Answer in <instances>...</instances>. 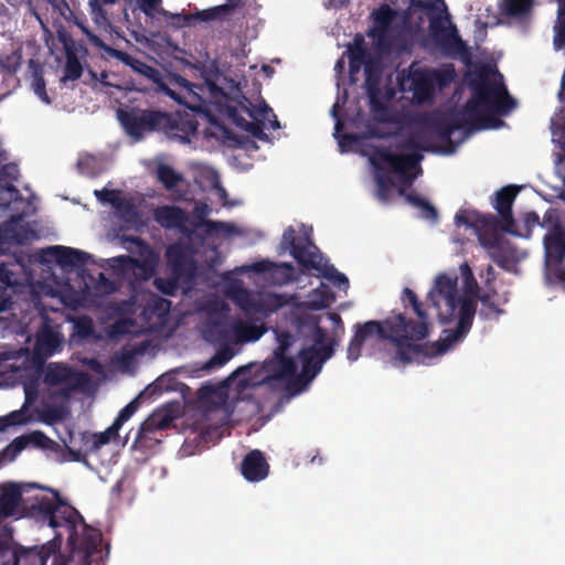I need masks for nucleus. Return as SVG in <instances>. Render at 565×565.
Segmentation results:
<instances>
[{
    "mask_svg": "<svg viewBox=\"0 0 565 565\" xmlns=\"http://www.w3.org/2000/svg\"><path fill=\"white\" fill-rule=\"evenodd\" d=\"M471 97L460 110L434 115L427 120V127L444 142L451 143L456 130H480L494 127V115L505 116L515 106L503 77L498 70L480 66L468 74Z\"/></svg>",
    "mask_w": 565,
    "mask_h": 565,
    "instance_id": "nucleus-1",
    "label": "nucleus"
},
{
    "mask_svg": "<svg viewBox=\"0 0 565 565\" xmlns=\"http://www.w3.org/2000/svg\"><path fill=\"white\" fill-rule=\"evenodd\" d=\"M402 302L404 313H395L383 321L370 320L355 324V333L362 341L377 335L382 340H390L396 345L395 359L402 363H411L414 359L424 355L427 345L415 342L426 339L431 329V322L424 310L423 302L414 290L408 287L403 289Z\"/></svg>",
    "mask_w": 565,
    "mask_h": 565,
    "instance_id": "nucleus-2",
    "label": "nucleus"
},
{
    "mask_svg": "<svg viewBox=\"0 0 565 565\" xmlns=\"http://www.w3.org/2000/svg\"><path fill=\"white\" fill-rule=\"evenodd\" d=\"M458 278L440 274L435 279L434 287L428 292V300L437 309L438 320L446 324L456 317L455 329H446L443 337L436 342L426 343L425 356H435L446 353L462 342L469 333L477 312L476 301L470 297H461L458 291Z\"/></svg>",
    "mask_w": 565,
    "mask_h": 565,
    "instance_id": "nucleus-3",
    "label": "nucleus"
},
{
    "mask_svg": "<svg viewBox=\"0 0 565 565\" xmlns=\"http://www.w3.org/2000/svg\"><path fill=\"white\" fill-rule=\"evenodd\" d=\"M122 243L130 255L109 258V267L118 275L137 282L151 279L156 274L159 254L138 236H122Z\"/></svg>",
    "mask_w": 565,
    "mask_h": 565,
    "instance_id": "nucleus-4",
    "label": "nucleus"
},
{
    "mask_svg": "<svg viewBox=\"0 0 565 565\" xmlns=\"http://www.w3.org/2000/svg\"><path fill=\"white\" fill-rule=\"evenodd\" d=\"M281 246L289 250L290 255L305 270H317L340 289L347 290L349 288L348 277L338 271L333 265L323 262L322 254L310 237H303L297 242L296 231L292 226H288L284 231Z\"/></svg>",
    "mask_w": 565,
    "mask_h": 565,
    "instance_id": "nucleus-5",
    "label": "nucleus"
},
{
    "mask_svg": "<svg viewBox=\"0 0 565 565\" xmlns=\"http://www.w3.org/2000/svg\"><path fill=\"white\" fill-rule=\"evenodd\" d=\"M30 509L33 516L47 523L55 531L64 527L68 532V540L74 539L78 522H83L79 512L65 502L55 490H52V497L36 498Z\"/></svg>",
    "mask_w": 565,
    "mask_h": 565,
    "instance_id": "nucleus-6",
    "label": "nucleus"
},
{
    "mask_svg": "<svg viewBox=\"0 0 565 565\" xmlns=\"http://www.w3.org/2000/svg\"><path fill=\"white\" fill-rule=\"evenodd\" d=\"M34 273L28 256L0 263V313L9 310L13 296L24 292L33 284Z\"/></svg>",
    "mask_w": 565,
    "mask_h": 565,
    "instance_id": "nucleus-7",
    "label": "nucleus"
},
{
    "mask_svg": "<svg viewBox=\"0 0 565 565\" xmlns=\"http://www.w3.org/2000/svg\"><path fill=\"white\" fill-rule=\"evenodd\" d=\"M125 132L136 141L146 136L161 131V125L167 121V111L154 108L130 107L117 113Z\"/></svg>",
    "mask_w": 565,
    "mask_h": 565,
    "instance_id": "nucleus-8",
    "label": "nucleus"
},
{
    "mask_svg": "<svg viewBox=\"0 0 565 565\" xmlns=\"http://www.w3.org/2000/svg\"><path fill=\"white\" fill-rule=\"evenodd\" d=\"M422 160L423 156L418 152L393 153L385 147H376L370 157L374 167L381 163L387 164L393 172L399 174L402 182L407 186L412 185L417 177V174H411L409 170L416 168Z\"/></svg>",
    "mask_w": 565,
    "mask_h": 565,
    "instance_id": "nucleus-9",
    "label": "nucleus"
},
{
    "mask_svg": "<svg viewBox=\"0 0 565 565\" xmlns=\"http://www.w3.org/2000/svg\"><path fill=\"white\" fill-rule=\"evenodd\" d=\"M338 344L339 341L332 338L329 340L327 345H322L320 348L308 347L300 350L299 359L302 367L297 377L299 387H305L320 373L323 364L334 354V350Z\"/></svg>",
    "mask_w": 565,
    "mask_h": 565,
    "instance_id": "nucleus-10",
    "label": "nucleus"
},
{
    "mask_svg": "<svg viewBox=\"0 0 565 565\" xmlns=\"http://www.w3.org/2000/svg\"><path fill=\"white\" fill-rule=\"evenodd\" d=\"M429 31L435 44L446 56H469V47L458 34L456 25L450 22L449 25H445L441 19L434 18L430 20Z\"/></svg>",
    "mask_w": 565,
    "mask_h": 565,
    "instance_id": "nucleus-11",
    "label": "nucleus"
},
{
    "mask_svg": "<svg viewBox=\"0 0 565 565\" xmlns=\"http://www.w3.org/2000/svg\"><path fill=\"white\" fill-rule=\"evenodd\" d=\"M93 42L102 47L110 57H114L125 65L129 66L134 72L145 76L150 79L154 84L159 85L161 89L170 96L174 100H179V96L175 92L167 87L162 82L161 73L153 66L148 65L147 63L134 57L127 52L114 49L107 44H105L99 38L95 36Z\"/></svg>",
    "mask_w": 565,
    "mask_h": 565,
    "instance_id": "nucleus-12",
    "label": "nucleus"
},
{
    "mask_svg": "<svg viewBox=\"0 0 565 565\" xmlns=\"http://www.w3.org/2000/svg\"><path fill=\"white\" fill-rule=\"evenodd\" d=\"M167 121L161 125V131L169 139L179 140L182 143L190 142L191 137L195 135L199 121L195 114L188 111L167 113Z\"/></svg>",
    "mask_w": 565,
    "mask_h": 565,
    "instance_id": "nucleus-13",
    "label": "nucleus"
},
{
    "mask_svg": "<svg viewBox=\"0 0 565 565\" xmlns=\"http://www.w3.org/2000/svg\"><path fill=\"white\" fill-rule=\"evenodd\" d=\"M364 88L369 97V105L375 119L380 122H387L388 107L382 98L381 71L372 63L365 65Z\"/></svg>",
    "mask_w": 565,
    "mask_h": 565,
    "instance_id": "nucleus-14",
    "label": "nucleus"
},
{
    "mask_svg": "<svg viewBox=\"0 0 565 565\" xmlns=\"http://www.w3.org/2000/svg\"><path fill=\"white\" fill-rule=\"evenodd\" d=\"M402 89L411 90L417 104L430 103L435 97V86L429 68H409V73L401 83Z\"/></svg>",
    "mask_w": 565,
    "mask_h": 565,
    "instance_id": "nucleus-15",
    "label": "nucleus"
},
{
    "mask_svg": "<svg viewBox=\"0 0 565 565\" xmlns=\"http://www.w3.org/2000/svg\"><path fill=\"white\" fill-rule=\"evenodd\" d=\"M172 416L167 412H153L139 427L135 445L141 448H150L153 444L159 443V438L154 435L171 426Z\"/></svg>",
    "mask_w": 565,
    "mask_h": 565,
    "instance_id": "nucleus-16",
    "label": "nucleus"
},
{
    "mask_svg": "<svg viewBox=\"0 0 565 565\" xmlns=\"http://www.w3.org/2000/svg\"><path fill=\"white\" fill-rule=\"evenodd\" d=\"M82 527V533L74 534V539L68 540L74 548H77L84 553L83 562L84 565H92L95 556L102 558V533L93 527H89L83 522H78Z\"/></svg>",
    "mask_w": 565,
    "mask_h": 565,
    "instance_id": "nucleus-17",
    "label": "nucleus"
},
{
    "mask_svg": "<svg viewBox=\"0 0 565 565\" xmlns=\"http://www.w3.org/2000/svg\"><path fill=\"white\" fill-rule=\"evenodd\" d=\"M519 190L516 185H507L495 193L494 209L501 217V231L504 233L516 234L512 205Z\"/></svg>",
    "mask_w": 565,
    "mask_h": 565,
    "instance_id": "nucleus-18",
    "label": "nucleus"
},
{
    "mask_svg": "<svg viewBox=\"0 0 565 565\" xmlns=\"http://www.w3.org/2000/svg\"><path fill=\"white\" fill-rule=\"evenodd\" d=\"M20 170L15 163L0 167V209H8L12 201L21 200V193L13 182L18 181Z\"/></svg>",
    "mask_w": 565,
    "mask_h": 565,
    "instance_id": "nucleus-19",
    "label": "nucleus"
},
{
    "mask_svg": "<svg viewBox=\"0 0 565 565\" xmlns=\"http://www.w3.org/2000/svg\"><path fill=\"white\" fill-rule=\"evenodd\" d=\"M45 256L53 258L61 267L81 268L90 258V255L62 245L51 246L42 250V257Z\"/></svg>",
    "mask_w": 565,
    "mask_h": 565,
    "instance_id": "nucleus-20",
    "label": "nucleus"
},
{
    "mask_svg": "<svg viewBox=\"0 0 565 565\" xmlns=\"http://www.w3.org/2000/svg\"><path fill=\"white\" fill-rule=\"evenodd\" d=\"M44 383L49 386L64 384L63 394L66 395L68 392L77 390L79 385L78 373L67 365L51 363L44 373Z\"/></svg>",
    "mask_w": 565,
    "mask_h": 565,
    "instance_id": "nucleus-21",
    "label": "nucleus"
},
{
    "mask_svg": "<svg viewBox=\"0 0 565 565\" xmlns=\"http://www.w3.org/2000/svg\"><path fill=\"white\" fill-rule=\"evenodd\" d=\"M254 271L267 273L274 284L282 286L296 280V269L290 263H273L260 260L252 265Z\"/></svg>",
    "mask_w": 565,
    "mask_h": 565,
    "instance_id": "nucleus-22",
    "label": "nucleus"
},
{
    "mask_svg": "<svg viewBox=\"0 0 565 565\" xmlns=\"http://www.w3.org/2000/svg\"><path fill=\"white\" fill-rule=\"evenodd\" d=\"M269 472V465L264 454L258 450H250L242 460L241 473L249 482L264 480Z\"/></svg>",
    "mask_w": 565,
    "mask_h": 565,
    "instance_id": "nucleus-23",
    "label": "nucleus"
},
{
    "mask_svg": "<svg viewBox=\"0 0 565 565\" xmlns=\"http://www.w3.org/2000/svg\"><path fill=\"white\" fill-rule=\"evenodd\" d=\"M23 489L14 482L0 484V516L6 520L19 512Z\"/></svg>",
    "mask_w": 565,
    "mask_h": 565,
    "instance_id": "nucleus-24",
    "label": "nucleus"
},
{
    "mask_svg": "<svg viewBox=\"0 0 565 565\" xmlns=\"http://www.w3.org/2000/svg\"><path fill=\"white\" fill-rule=\"evenodd\" d=\"M220 111L224 114L238 128L249 132L253 137L259 140H267V135L264 132L265 122L263 120H246L239 115L238 107L232 104H224L220 106Z\"/></svg>",
    "mask_w": 565,
    "mask_h": 565,
    "instance_id": "nucleus-25",
    "label": "nucleus"
},
{
    "mask_svg": "<svg viewBox=\"0 0 565 565\" xmlns=\"http://www.w3.org/2000/svg\"><path fill=\"white\" fill-rule=\"evenodd\" d=\"M275 366L273 367V379L281 380L287 383L288 388L300 391L299 382L297 381V363L296 361L286 355L275 356Z\"/></svg>",
    "mask_w": 565,
    "mask_h": 565,
    "instance_id": "nucleus-26",
    "label": "nucleus"
},
{
    "mask_svg": "<svg viewBox=\"0 0 565 565\" xmlns=\"http://www.w3.org/2000/svg\"><path fill=\"white\" fill-rule=\"evenodd\" d=\"M154 218L167 230L178 228L182 231L188 221V215L184 210L179 206L163 205L154 211Z\"/></svg>",
    "mask_w": 565,
    "mask_h": 565,
    "instance_id": "nucleus-27",
    "label": "nucleus"
},
{
    "mask_svg": "<svg viewBox=\"0 0 565 565\" xmlns=\"http://www.w3.org/2000/svg\"><path fill=\"white\" fill-rule=\"evenodd\" d=\"M232 331H234V343H246L260 339L267 331V328L263 322L256 323L236 320L233 322Z\"/></svg>",
    "mask_w": 565,
    "mask_h": 565,
    "instance_id": "nucleus-28",
    "label": "nucleus"
},
{
    "mask_svg": "<svg viewBox=\"0 0 565 565\" xmlns=\"http://www.w3.org/2000/svg\"><path fill=\"white\" fill-rule=\"evenodd\" d=\"M43 326L38 332L35 348L45 354H52L61 344L60 333L49 324V317L43 316Z\"/></svg>",
    "mask_w": 565,
    "mask_h": 565,
    "instance_id": "nucleus-29",
    "label": "nucleus"
},
{
    "mask_svg": "<svg viewBox=\"0 0 565 565\" xmlns=\"http://www.w3.org/2000/svg\"><path fill=\"white\" fill-rule=\"evenodd\" d=\"M536 0H502L499 4L500 14L512 19H524L531 15Z\"/></svg>",
    "mask_w": 565,
    "mask_h": 565,
    "instance_id": "nucleus-30",
    "label": "nucleus"
},
{
    "mask_svg": "<svg viewBox=\"0 0 565 565\" xmlns=\"http://www.w3.org/2000/svg\"><path fill=\"white\" fill-rule=\"evenodd\" d=\"M233 323L228 324L223 319L212 320L206 324L204 335L206 340L214 343H234Z\"/></svg>",
    "mask_w": 565,
    "mask_h": 565,
    "instance_id": "nucleus-31",
    "label": "nucleus"
},
{
    "mask_svg": "<svg viewBox=\"0 0 565 565\" xmlns=\"http://www.w3.org/2000/svg\"><path fill=\"white\" fill-rule=\"evenodd\" d=\"M227 104L237 106L239 115L242 116V114H246L252 120L265 121L268 119L269 113H271V108L265 102L257 106L244 95L237 99H231Z\"/></svg>",
    "mask_w": 565,
    "mask_h": 565,
    "instance_id": "nucleus-32",
    "label": "nucleus"
},
{
    "mask_svg": "<svg viewBox=\"0 0 565 565\" xmlns=\"http://www.w3.org/2000/svg\"><path fill=\"white\" fill-rule=\"evenodd\" d=\"M348 56H349V71H350L351 75L359 73L361 70V66L363 64L366 65L369 63V62H366L369 54H367V50L365 46V42L362 36L358 35L354 39L353 44L348 46Z\"/></svg>",
    "mask_w": 565,
    "mask_h": 565,
    "instance_id": "nucleus-33",
    "label": "nucleus"
},
{
    "mask_svg": "<svg viewBox=\"0 0 565 565\" xmlns=\"http://www.w3.org/2000/svg\"><path fill=\"white\" fill-rule=\"evenodd\" d=\"M494 296H497V294H493L491 290H487L476 298V300L478 299L481 302L479 317L482 320H498L499 317L504 313V310L501 308V303L494 301Z\"/></svg>",
    "mask_w": 565,
    "mask_h": 565,
    "instance_id": "nucleus-34",
    "label": "nucleus"
},
{
    "mask_svg": "<svg viewBox=\"0 0 565 565\" xmlns=\"http://www.w3.org/2000/svg\"><path fill=\"white\" fill-rule=\"evenodd\" d=\"M166 255L173 275L175 277L182 276L190 264L185 249L181 245L174 244L169 246Z\"/></svg>",
    "mask_w": 565,
    "mask_h": 565,
    "instance_id": "nucleus-35",
    "label": "nucleus"
},
{
    "mask_svg": "<svg viewBox=\"0 0 565 565\" xmlns=\"http://www.w3.org/2000/svg\"><path fill=\"white\" fill-rule=\"evenodd\" d=\"M373 15L375 22L374 34L377 35L379 40H381L388 31L395 17V12L387 4H384L377 9Z\"/></svg>",
    "mask_w": 565,
    "mask_h": 565,
    "instance_id": "nucleus-36",
    "label": "nucleus"
},
{
    "mask_svg": "<svg viewBox=\"0 0 565 565\" xmlns=\"http://www.w3.org/2000/svg\"><path fill=\"white\" fill-rule=\"evenodd\" d=\"M299 324L308 326V327L312 328L313 344L311 347L320 348V347L327 345L329 343V341L326 343L327 331L322 327H320V317L313 316V315L300 317Z\"/></svg>",
    "mask_w": 565,
    "mask_h": 565,
    "instance_id": "nucleus-37",
    "label": "nucleus"
},
{
    "mask_svg": "<svg viewBox=\"0 0 565 565\" xmlns=\"http://www.w3.org/2000/svg\"><path fill=\"white\" fill-rule=\"evenodd\" d=\"M95 196L98 201L103 203H109L119 211L132 210V204L129 201L122 200L120 198V191L118 190H109L104 188L102 190H96Z\"/></svg>",
    "mask_w": 565,
    "mask_h": 565,
    "instance_id": "nucleus-38",
    "label": "nucleus"
},
{
    "mask_svg": "<svg viewBox=\"0 0 565 565\" xmlns=\"http://www.w3.org/2000/svg\"><path fill=\"white\" fill-rule=\"evenodd\" d=\"M111 429L113 424L105 431L84 436V446L86 447V452L97 451L102 446L107 445L111 438L118 436L119 430Z\"/></svg>",
    "mask_w": 565,
    "mask_h": 565,
    "instance_id": "nucleus-39",
    "label": "nucleus"
},
{
    "mask_svg": "<svg viewBox=\"0 0 565 565\" xmlns=\"http://www.w3.org/2000/svg\"><path fill=\"white\" fill-rule=\"evenodd\" d=\"M334 300V295L324 284H321L312 292V298L306 302L307 307L313 310H321L328 308Z\"/></svg>",
    "mask_w": 565,
    "mask_h": 565,
    "instance_id": "nucleus-40",
    "label": "nucleus"
},
{
    "mask_svg": "<svg viewBox=\"0 0 565 565\" xmlns=\"http://www.w3.org/2000/svg\"><path fill=\"white\" fill-rule=\"evenodd\" d=\"M29 66L32 68V88L34 93L42 102L50 104L51 99L46 93L42 67L33 60L29 61Z\"/></svg>",
    "mask_w": 565,
    "mask_h": 565,
    "instance_id": "nucleus-41",
    "label": "nucleus"
},
{
    "mask_svg": "<svg viewBox=\"0 0 565 565\" xmlns=\"http://www.w3.org/2000/svg\"><path fill=\"white\" fill-rule=\"evenodd\" d=\"M157 178L163 188L168 191L175 189L178 184L183 181L182 174L177 172L172 167L168 164H160L158 167Z\"/></svg>",
    "mask_w": 565,
    "mask_h": 565,
    "instance_id": "nucleus-42",
    "label": "nucleus"
},
{
    "mask_svg": "<svg viewBox=\"0 0 565 565\" xmlns=\"http://www.w3.org/2000/svg\"><path fill=\"white\" fill-rule=\"evenodd\" d=\"M558 2L557 21L554 26V46L562 49L565 46V0H556Z\"/></svg>",
    "mask_w": 565,
    "mask_h": 565,
    "instance_id": "nucleus-43",
    "label": "nucleus"
},
{
    "mask_svg": "<svg viewBox=\"0 0 565 565\" xmlns=\"http://www.w3.org/2000/svg\"><path fill=\"white\" fill-rule=\"evenodd\" d=\"M83 74V67L74 52L68 51L66 54V63L64 67L63 82L76 81Z\"/></svg>",
    "mask_w": 565,
    "mask_h": 565,
    "instance_id": "nucleus-44",
    "label": "nucleus"
},
{
    "mask_svg": "<svg viewBox=\"0 0 565 565\" xmlns=\"http://www.w3.org/2000/svg\"><path fill=\"white\" fill-rule=\"evenodd\" d=\"M158 13L167 20L171 28L183 29L193 25L191 13H171L163 8L159 9Z\"/></svg>",
    "mask_w": 565,
    "mask_h": 565,
    "instance_id": "nucleus-45",
    "label": "nucleus"
},
{
    "mask_svg": "<svg viewBox=\"0 0 565 565\" xmlns=\"http://www.w3.org/2000/svg\"><path fill=\"white\" fill-rule=\"evenodd\" d=\"M544 246L548 252L554 250L558 257L561 256L562 252L565 249V239L563 238V234L561 232V228L556 226L553 232L546 234L544 236Z\"/></svg>",
    "mask_w": 565,
    "mask_h": 565,
    "instance_id": "nucleus-46",
    "label": "nucleus"
},
{
    "mask_svg": "<svg viewBox=\"0 0 565 565\" xmlns=\"http://www.w3.org/2000/svg\"><path fill=\"white\" fill-rule=\"evenodd\" d=\"M231 11V7L227 4L213 7L206 10L196 11L195 13H191L192 23L195 21H213L218 19L222 14Z\"/></svg>",
    "mask_w": 565,
    "mask_h": 565,
    "instance_id": "nucleus-47",
    "label": "nucleus"
},
{
    "mask_svg": "<svg viewBox=\"0 0 565 565\" xmlns=\"http://www.w3.org/2000/svg\"><path fill=\"white\" fill-rule=\"evenodd\" d=\"M434 82L435 89H443L447 87L455 78V71L452 67L438 70L429 68Z\"/></svg>",
    "mask_w": 565,
    "mask_h": 565,
    "instance_id": "nucleus-48",
    "label": "nucleus"
},
{
    "mask_svg": "<svg viewBox=\"0 0 565 565\" xmlns=\"http://www.w3.org/2000/svg\"><path fill=\"white\" fill-rule=\"evenodd\" d=\"M139 407V397H136L128 403L117 415L113 423L111 430H119L121 426L130 419V417L137 412Z\"/></svg>",
    "mask_w": 565,
    "mask_h": 565,
    "instance_id": "nucleus-49",
    "label": "nucleus"
},
{
    "mask_svg": "<svg viewBox=\"0 0 565 565\" xmlns=\"http://www.w3.org/2000/svg\"><path fill=\"white\" fill-rule=\"evenodd\" d=\"M473 216H476L477 221V230H484V231H495L498 228L501 230V217L493 214H479L473 213Z\"/></svg>",
    "mask_w": 565,
    "mask_h": 565,
    "instance_id": "nucleus-50",
    "label": "nucleus"
},
{
    "mask_svg": "<svg viewBox=\"0 0 565 565\" xmlns=\"http://www.w3.org/2000/svg\"><path fill=\"white\" fill-rule=\"evenodd\" d=\"M29 441L25 435L17 437L2 451V456L13 460L26 446Z\"/></svg>",
    "mask_w": 565,
    "mask_h": 565,
    "instance_id": "nucleus-51",
    "label": "nucleus"
},
{
    "mask_svg": "<svg viewBox=\"0 0 565 565\" xmlns=\"http://www.w3.org/2000/svg\"><path fill=\"white\" fill-rule=\"evenodd\" d=\"M462 267H465V269H467V276L465 279V291H466L465 297H470L476 301V298L481 294L480 288L478 286L476 278L473 277V274H472L469 265L467 263H465V264H462Z\"/></svg>",
    "mask_w": 565,
    "mask_h": 565,
    "instance_id": "nucleus-52",
    "label": "nucleus"
},
{
    "mask_svg": "<svg viewBox=\"0 0 565 565\" xmlns=\"http://www.w3.org/2000/svg\"><path fill=\"white\" fill-rule=\"evenodd\" d=\"M153 285L160 292L167 296L175 295L179 288L175 278L157 277L154 278Z\"/></svg>",
    "mask_w": 565,
    "mask_h": 565,
    "instance_id": "nucleus-53",
    "label": "nucleus"
},
{
    "mask_svg": "<svg viewBox=\"0 0 565 565\" xmlns=\"http://www.w3.org/2000/svg\"><path fill=\"white\" fill-rule=\"evenodd\" d=\"M151 312L159 318L164 317L171 309V301L162 297H153L149 303Z\"/></svg>",
    "mask_w": 565,
    "mask_h": 565,
    "instance_id": "nucleus-54",
    "label": "nucleus"
},
{
    "mask_svg": "<svg viewBox=\"0 0 565 565\" xmlns=\"http://www.w3.org/2000/svg\"><path fill=\"white\" fill-rule=\"evenodd\" d=\"M25 423V416L21 411L11 412L4 417H0V431L11 426H17Z\"/></svg>",
    "mask_w": 565,
    "mask_h": 565,
    "instance_id": "nucleus-55",
    "label": "nucleus"
},
{
    "mask_svg": "<svg viewBox=\"0 0 565 565\" xmlns=\"http://www.w3.org/2000/svg\"><path fill=\"white\" fill-rule=\"evenodd\" d=\"M97 295H110L116 291L115 282L106 277L104 273L98 274V280L95 285Z\"/></svg>",
    "mask_w": 565,
    "mask_h": 565,
    "instance_id": "nucleus-56",
    "label": "nucleus"
},
{
    "mask_svg": "<svg viewBox=\"0 0 565 565\" xmlns=\"http://www.w3.org/2000/svg\"><path fill=\"white\" fill-rule=\"evenodd\" d=\"M361 335L354 332L347 350V356L350 361H356L361 355V350L365 341L361 340Z\"/></svg>",
    "mask_w": 565,
    "mask_h": 565,
    "instance_id": "nucleus-57",
    "label": "nucleus"
},
{
    "mask_svg": "<svg viewBox=\"0 0 565 565\" xmlns=\"http://www.w3.org/2000/svg\"><path fill=\"white\" fill-rule=\"evenodd\" d=\"M278 347L274 351V356H282L287 354L288 349L292 344V335L289 332H280L277 335Z\"/></svg>",
    "mask_w": 565,
    "mask_h": 565,
    "instance_id": "nucleus-58",
    "label": "nucleus"
},
{
    "mask_svg": "<svg viewBox=\"0 0 565 565\" xmlns=\"http://www.w3.org/2000/svg\"><path fill=\"white\" fill-rule=\"evenodd\" d=\"M475 212H469L467 210H460L455 216V223L457 226L465 225L467 227L477 226L476 216H473Z\"/></svg>",
    "mask_w": 565,
    "mask_h": 565,
    "instance_id": "nucleus-59",
    "label": "nucleus"
},
{
    "mask_svg": "<svg viewBox=\"0 0 565 565\" xmlns=\"http://www.w3.org/2000/svg\"><path fill=\"white\" fill-rule=\"evenodd\" d=\"M488 256L493 260L499 267L507 268V264L509 262V257L507 256L503 244L499 247H495L492 250L488 252Z\"/></svg>",
    "mask_w": 565,
    "mask_h": 565,
    "instance_id": "nucleus-60",
    "label": "nucleus"
},
{
    "mask_svg": "<svg viewBox=\"0 0 565 565\" xmlns=\"http://www.w3.org/2000/svg\"><path fill=\"white\" fill-rule=\"evenodd\" d=\"M479 241L480 244L488 249V252L499 247L502 244V238L497 233L480 235Z\"/></svg>",
    "mask_w": 565,
    "mask_h": 565,
    "instance_id": "nucleus-61",
    "label": "nucleus"
},
{
    "mask_svg": "<svg viewBox=\"0 0 565 565\" xmlns=\"http://www.w3.org/2000/svg\"><path fill=\"white\" fill-rule=\"evenodd\" d=\"M402 148H409V149H422L425 151H429V147H425L423 145V135L418 131L413 132L408 139L405 141V143L402 146Z\"/></svg>",
    "mask_w": 565,
    "mask_h": 565,
    "instance_id": "nucleus-62",
    "label": "nucleus"
},
{
    "mask_svg": "<svg viewBox=\"0 0 565 565\" xmlns=\"http://www.w3.org/2000/svg\"><path fill=\"white\" fill-rule=\"evenodd\" d=\"M21 56H7L2 62L1 66L2 68L9 74L13 75L18 72L20 65H21Z\"/></svg>",
    "mask_w": 565,
    "mask_h": 565,
    "instance_id": "nucleus-63",
    "label": "nucleus"
},
{
    "mask_svg": "<svg viewBox=\"0 0 565 565\" xmlns=\"http://www.w3.org/2000/svg\"><path fill=\"white\" fill-rule=\"evenodd\" d=\"M75 329L78 335L87 338L93 334V323L89 318H82L75 323Z\"/></svg>",
    "mask_w": 565,
    "mask_h": 565,
    "instance_id": "nucleus-64",
    "label": "nucleus"
}]
</instances>
